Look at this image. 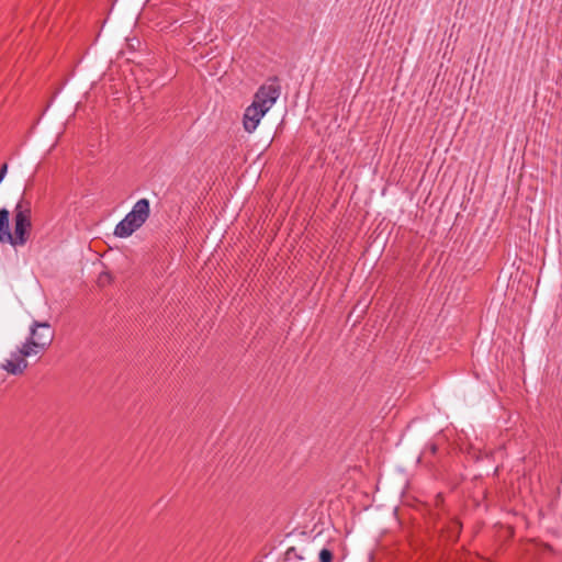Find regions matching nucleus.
I'll return each instance as SVG.
<instances>
[{
    "label": "nucleus",
    "instance_id": "8",
    "mask_svg": "<svg viewBox=\"0 0 562 562\" xmlns=\"http://www.w3.org/2000/svg\"><path fill=\"white\" fill-rule=\"evenodd\" d=\"M333 559H334V554L329 549L324 548L321 550L319 562H333Z\"/></svg>",
    "mask_w": 562,
    "mask_h": 562
},
{
    "label": "nucleus",
    "instance_id": "9",
    "mask_svg": "<svg viewBox=\"0 0 562 562\" xmlns=\"http://www.w3.org/2000/svg\"><path fill=\"white\" fill-rule=\"evenodd\" d=\"M437 450H438L437 445H436V443L430 442V443L426 445L425 450H424V454H426V453H430V454H432V456H434V454H436V453H437Z\"/></svg>",
    "mask_w": 562,
    "mask_h": 562
},
{
    "label": "nucleus",
    "instance_id": "4",
    "mask_svg": "<svg viewBox=\"0 0 562 562\" xmlns=\"http://www.w3.org/2000/svg\"><path fill=\"white\" fill-rule=\"evenodd\" d=\"M281 87L277 77L269 78L266 83L260 86L254 95V103L269 111L278 100Z\"/></svg>",
    "mask_w": 562,
    "mask_h": 562
},
{
    "label": "nucleus",
    "instance_id": "5",
    "mask_svg": "<svg viewBox=\"0 0 562 562\" xmlns=\"http://www.w3.org/2000/svg\"><path fill=\"white\" fill-rule=\"evenodd\" d=\"M34 356L23 344L1 363V369L11 375H22L29 367L27 357Z\"/></svg>",
    "mask_w": 562,
    "mask_h": 562
},
{
    "label": "nucleus",
    "instance_id": "3",
    "mask_svg": "<svg viewBox=\"0 0 562 562\" xmlns=\"http://www.w3.org/2000/svg\"><path fill=\"white\" fill-rule=\"evenodd\" d=\"M55 331L47 322L33 321L30 335L23 345L34 355L44 353L52 345Z\"/></svg>",
    "mask_w": 562,
    "mask_h": 562
},
{
    "label": "nucleus",
    "instance_id": "10",
    "mask_svg": "<svg viewBox=\"0 0 562 562\" xmlns=\"http://www.w3.org/2000/svg\"><path fill=\"white\" fill-rule=\"evenodd\" d=\"M7 172H8V164H7V162H4V164H2V165H1V167H0V178H1V180H2V181H3V179H4L5 175H7Z\"/></svg>",
    "mask_w": 562,
    "mask_h": 562
},
{
    "label": "nucleus",
    "instance_id": "2",
    "mask_svg": "<svg viewBox=\"0 0 562 562\" xmlns=\"http://www.w3.org/2000/svg\"><path fill=\"white\" fill-rule=\"evenodd\" d=\"M150 215V203L147 199L138 200L125 217L114 228V235L120 238L130 237L140 228Z\"/></svg>",
    "mask_w": 562,
    "mask_h": 562
},
{
    "label": "nucleus",
    "instance_id": "11",
    "mask_svg": "<svg viewBox=\"0 0 562 562\" xmlns=\"http://www.w3.org/2000/svg\"><path fill=\"white\" fill-rule=\"evenodd\" d=\"M294 551H295V549L292 547V548L288 549L286 554L290 555Z\"/></svg>",
    "mask_w": 562,
    "mask_h": 562
},
{
    "label": "nucleus",
    "instance_id": "1",
    "mask_svg": "<svg viewBox=\"0 0 562 562\" xmlns=\"http://www.w3.org/2000/svg\"><path fill=\"white\" fill-rule=\"evenodd\" d=\"M13 231L7 244L12 247H23L31 238L32 233V204L24 196L15 204L13 210Z\"/></svg>",
    "mask_w": 562,
    "mask_h": 562
},
{
    "label": "nucleus",
    "instance_id": "7",
    "mask_svg": "<svg viewBox=\"0 0 562 562\" xmlns=\"http://www.w3.org/2000/svg\"><path fill=\"white\" fill-rule=\"evenodd\" d=\"M8 238H11L10 212L2 207L0 209V243L7 244Z\"/></svg>",
    "mask_w": 562,
    "mask_h": 562
},
{
    "label": "nucleus",
    "instance_id": "6",
    "mask_svg": "<svg viewBox=\"0 0 562 562\" xmlns=\"http://www.w3.org/2000/svg\"><path fill=\"white\" fill-rule=\"evenodd\" d=\"M267 112V110L260 108L257 103L251 102V104L246 108L243 116V126L245 131L252 133Z\"/></svg>",
    "mask_w": 562,
    "mask_h": 562
}]
</instances>
